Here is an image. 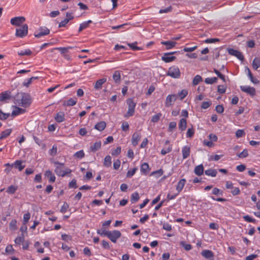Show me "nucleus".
I'll return each mask as SVG.
<instances>
[{
    "mask_svg": "<svg viewBox=\"0 0 260 260\" xmlns=\"http://www.w3.org/2000/svg\"><path fill=\"white\" fill-rule=\"evenodd\" d=\"M14 100L16 104L24 108L29 107L31 103L30 96L24 92L17 93L14 97Z\"/></svg>",
    "mask_w": 260,
    "mask_h": 260,
    "instance_id": "1",
    "label": "nucleus"
},
{
    "mask_svg": "<svg viewBox=\"0 0 260 260\" xmlns=\"http://www.w3.org/2000/svg\"><path fill=\"white\" fill-rule=\"evenodd\" d=\"M53 162L54 165H56L54 172L57 176L64 177L72 172V170L69 168H66L65 170H63V163H60L56 161H54Z\"/></svg>",
    "mask_w": 260,
    "mask_h": 260,
    "instance_id": "2",
    "label": "nucleus"
},
{
    "mask_svg": "<svg viewBox=\"0 0 260 260\" xmlns=\"http://www.w3.org/2000/svg\"><path fill=\"white\" fill-rule=\"evenodd\" d=\"M166 75L173 78L178 79L180 77L181 73L179 69L174 66L169 69Z\"/></svg>",
    "mask_w": 260,
    "mask_h": 260,
    "instance_id": "3",
    "label": "nucleus"
},
{
    "mask_svg": "<svg viewBox=\"0 0 260 260\" xmlns=\"http://www.w3.org/2000/svg\"><path fill=\"white\" fill-rule=\"evenodd\" d=\"M28 34V25L23 24L21 27L16 28L15 36L17 37L23 38Z\"/></svg>",
    "mask_w": 260,
    "mask_h": 260,
    "instance_id": "4",
    "label": "nucleus"
},
{
    "mask_svg": "<svg viewBox=\"0 0 260 260\" xmlns=\"http://www.w3.org/2000/svg\"><path fill=\"white\" fill-rule=\"evenodd\" d=\"M127 104L128 105V111L124 116L126 117H129L133 116L135 113L136 103L133 100L128 99L127 100Z\"/></svg>",
    "mask_w": 260,
    "mask_h": 260,
    "instance_id": "5",
    "label": "nucleus"
},
{
    "mask_svg": "<svg viewBox=\"0 0 260 260\" xmlns=\"http://www.w3.org/2000/svg\"><path fill=\"white\" fill-rule=\"evenodd\" d=\"M121 233L118 230L110 231L108 238L113 243H116L117 240L121 237Z\"/></svg>",
    "mask_w": 260,
    "mask_h": 260,
    "instance_id": "6",
    "label": "nucleus"
},
{
    "mask_svg": "<svg viewBox=\"0 0 260 260\" xmlns=\"http://www.w3.org/2000/svg\"><path fill=\"white\" fill-rule=\"evenodd\" d=\"M50 33V30L46 27H41L38 31H35L34 36L36 38H40Z\"/></svg>",
    "mask_w": 260,
    "mask_h": 260,
    "instance_id": "7",
    "label": "nucleus"
},
{
    "mask_svg": "<svg viewBox=\"0 0 260 260\" xmlns=\"http://www.w3.org/2000/svg\"><path fill=\"white\" fill-rule=\"evenodd\" d=\"M25 21V17L23 16H19L12 18L10 20V22L13 25L19 26L23 24Z\"/></svg>",
    "mask_w": 260,
    "mask_h": 260,
    "instance_id": "8",
    "label": "nucleus"
},
{
    "mask_svg": "<svg viewBox=\"0 0 260 260\" xmlns=\"http://www.w3.org/2000/svg\"><path fill=\"white\" fill-rule=\"evenodd\" d=\"M240 89L242 91L247 93L251 96H254L256 94L255 89L253 87L249 86H241Z\"/></svg>",
    "mask_w": 260,
    "mask_h": 260,
    "instance_id": "9",
    "label": "nucleus"
},
{
    "mask_svg": "<svg viewBox=\"0 0 260 260\" xmlns=\"http://www.w3.org/2000/svg\"><path fill=\"white\" fill-rule=\"evenodd\" d=\"M228 52L230 55L236 56L239 60L241 61L244 60L243 55L241 52L233 48H228Z\"/></svg>",
    "mask_w": 260,
    "mask_h": 260,
    "instance_id": "10",
    "label": "nucleus"
},
{
    "mask_svg": "<svg viewBox=\"0 0 260 260\" xmlns=\"http://www.w3.org/2000/svg\"><path fill=\"white\" fill-rule=\"evenodd\" d=\"M201 255L208 260H214L213 252L209 250H203L201 252Z\"/></svg>",
    "mask_w": 260,
    "mask_h": 260,
    "instance_id": "11",
    "label": "nucleus"
},
{
    "mask_svg": "<svg viewBox=\"0 0 260 260\" xmlns=\"http://www.w3.org/2000/svg\"><path fill=\"white\" fill-rule=\"evenodd\" d=\"M177 95L176 94H170L166 98V106L170 107L172 105V103L174 102L177 99Z\"/></svg>",
    "mask_w": 260,
    "mask_h": 260,
    "instance_id": "12",
    "label": "nucleus"
},
{
    "mask_svg": "<svg viewBox=\"0 0 260 260\" xmlns=\"http://www.w3.org/2000/svg\"><path fill=\"white\" fill-rule=\"evenodd\" d=\"M141 138V134L140 133L135 132L132 136V143L134 146H136Z\"/></svg>",
    "mask_w": 260,
    "mask_h": 260,
    "instance_id": "13",
    "label": "nucleus"
},
{
    "mask_svg": "<svg viewBox=\"0 0 260 260\" xmlns=\"http://www.w3.org/2000/svg\"><path fill=\"white\" fill-rule=\"evenodd\" d=\"M162 45L166 46V50H169L174 48L176 45L177 43L174 41H161L160 43Z\"/></svg>",
    "mask_w": 260,
    "mask_h": 260,
    "instance_id": "14",
    "label": "nucleus"
},
{
    "mask_svg": "<svg viewBox=\"0 0 260 260\" xmlns=\"http://www.w3.org/2000/svg\"><path fill=\"white\" fill-rule=\"evenodd\" d=\"M22 162L21 160H17L14 164H11V168L14 167L16 169H18L19 171H21L25 168V165H23Z\"/></svg>",
    "mask_w": 260,
    "mask_h": 260,
    "instance_id": "15",
    "label": "nucleus"
},
{
    "mask_svg": "<svg viewBox=\"0 0 260 260\" xmlns=\"http://www.w3.org/2000/svg\"><path fill=\"white\" fill-rule=\"evenodd\" d=\"M186 182V181L185 179H182L178 182L176 187L177 193H179L182 191Z\"/></svg>",
    "mask_w": 260,
    "mask_h": 260,
    "instance_id": "16",
    "label": "nucleus"
},
{
    "mask_svg": "<svg viewBox=\"0 0 260 260\" xmlns=\"http://www.w3.org/2000/svg\"><path fill=\"white\" fill-rule=\"evenodd\" d=\"M25 110L19 107H15V109L12 111L11 116L12 117L16 116L19 114H23L25 112Z\"/></svg>",
    "mask_w": 260,
    "mask_h": 260,
    "instance_id": "17",
    "label": "nucleus"
},
{
    "mask_svg": "<svg viewBox=\"0 0 260 260\" xmlns=\"http://www.w3.org/2000/svg\"><path fill=\"white\" fill-rule=\"evenodd\" d=\"M176 59V57L174 56L170 55H166V53H164V55L161 57V60L165 62H170Z\"/></svg>",
    "mask_w": 260,
    "mask_h": 260,
    "instance_id": "18",
    "label": "nucleus"
},
{
    "mask_svg": "<svg viewBox=\"0 0 260 260\" xmlns=\"http://www.w3.org/2000/svg\"><path fill=\"white\" fill-rule=\"evenodd\" d=\"M182 156L183 159L187 158L190 155V149L188 146H185L182 149Z\"/></svg>",
    "mask_w": 260,
    "mask_h": 260,
    "instance_id": "19",
    "label": "nucleus"
},
{
    "mask_svg": "<svg viewBox=\"0 0 260 260\" xmlns=\"http://www.w3.org/2000/svg\"><path fill=\"white\" fill-rule=\"evenodd\" d=\"M140 170L142 174L146 175L150 171L149 166L148 163L144 162L142 164Z\"/></svg>",
    "mask_w": 260,
    "mask_h": 260,
    "instance_id": "20",
    "label": "nucleus"
},
{
    "mask_svg": "<svg viewBox=\"0 0 260 260\" xmlns=\"http://www.w3.org/2000/svg\"><path fill=\"white\" fill-rule=\"evenodd\" d=\"M107 81L106 78H102L97 80L94 85V88L96 90L100 89L104 83Z\"/></svg>",
    "mask_w": 260,
    "mask_h": 260,
    "instance_id": "21",
    "label": "nucleus"
},
{
    "mask_svg": "<svg viewBox=\"0 0 260 260\" xmlns=\"http://www.w3.org/2000/svg\"><path fill=\"white\" fill-rule=\"evenodd\" d=\"M195 174L198 176H201L204 173V167L203 165H200L196 166L194 170Z\"/></svg>",
    "mask_w": 260,
    "mask_h": 260,
    "instance_id": "22",
    "label": "nucleus"
},
{
    "mask_svg": "<svg viewBox=\"0 0 260 260\" xmlns=\"http://www.w3.org/2000/svg\"><path fill=\"white\" fill-rule=\"evenodd\" d=\"M10 92L8 91L3 92L0 94V102H3L6 100L10 99Z\"/></svg>",
    "mask_w": 260,
    "mask_h": 260,
    "instance_id": "23",
    "label": "nucleus"
},
{
    "mask_svg": "<svg viewBox=\"0 0 260 260\" xmlns=\"http://www.w3.org/2000/svg\"><path fill=\"white\" fill-rule=\"evenodd\" d=\"M106 126V123L105 121H102L98 122L94 126V128L96 129L99 131H103Z\"/></svg>",
    "mask_w": 260,
    "mask_h": 260,
    "instance_id": "24",
    "label": "nucleus"
},
{
    "mask_svg": "<svg viewBox=\"0 0 260 260\" xmlns=\"http://www.w3.org/2000/svg\"><path fill=\"white\" fill-rule=\"evenodd\" d=\"M101 147V142L100 141L96 142L93 145L90 146V149L91 151L95 152Z\"/></svg>",
    "mask_w": 260,
    "mask_h": 260,
    "instance_id": "25",
    "label": "nucleus"
},
{
    "mask_svg": "<svg viewBox=\"0 0 260 260\" xmlns=\"http://www.w3.org/2000/svg\"><path fill=\"white\" fill-rule=\"evenodd\" d=\"M45 176L49 178V181L51 183H53L55 181V176L49 170L46 171Z\"/></svg>",
    "mask_w": 260,
    "mask_h": 260,
    "instance_id": "26",
    "label": "nucleus"
},
{
    "mask_svg": "<svg viewBox=\"0 0 260 260\" xmlns=\"http://www.w3.org/2000/svg\"><path fill=\"white\" fill-rule=\"evenodd\" d=\"M55 119L57 122H61L64 120V114L63 112H58L55 117Z\"/></svg>",
    "mask_w": 260,
    "mask_h": 260,
    "instance_id": "27",
    "label": "nucleus"
},
{
    "mask_svg": "<svg viewBox=\"0 0 260 260\" xmlns=\"http://www.w3.org/2000/svg\"><path fill=\"white\" fill-rule=\"evenodd\" d=\"M186 120L184 118H182L180 119L179 123V128L181 131H183L185 130L186 128Z\"/></svg>",
    "mask_w": 260,
    "mask_h": 260,
    "instance_id": "28",
    "label": "nucleus"
},
{
    "mask_svg": "<svg viewBox=\"0 0 260 260\" xmlns=\"http://www.w3.org/2000/svg\"><path fill=\"white\" fill-rule=\"evenodd\" d=\"M91 23H92L91 20H88L87 21H85V22L81 23L80 25V27H79L78 31L81 32L83 29L87 28L89 26V24Z\"/></svg>",
    "mask_w": 260,
    "mask_h": 260,
    "instance_id": "29",
    "label": "nucleus"
},
{
    "mask_svg": "<svg viewBox=\"0 0 260 260\" xmlns=\"http://www.w3.org/2000/svg\"><path fill=\"white\" fill-rule=\"evenodd\" d=\"M113 79L116 83H119L121 79L120 71H116L113 75Z\"/></svg>",
    "mask_w": 260,
    "mask_h": 260,
    "instance_id": "30",
    "label": "nucleus"
},
{
    "mask_svg": "<svg viewBox=\"0 0 260 260\" xmlns=\"http://www.w3.org/2000/svg\"><path fill=\"white\" fill-rule=\"evenodd\" d=\"M139 199L140 197L138 192H135L133 193L131 195V201L133 204L139 201Z\"/></svg>",
    "mask_w": 260,
    "mask_h": 260,
    "instance_id": "31",
    "label": "nucleus"
},
{
    "mask_svg": "<svg viewBox=\"0 0 260 260\" xmlns=\"http://www.w3.org/2000/svg\"><path fill=\"white\" fill-rule=\"evenodd\" d=\"M18 187L17 186L11 185L8 187V188L6 190V192L9 194H14L16 191L17 190Z\"/></svg>",
    "mask_w": 260,
    "mask_h": 260,
    "instance_id": "32",
    "label": "nucleus"
},
{
    "mask_svg": "<svg viewBox=\"0 0 260 260\" xmlns=\"http://www.w3.org/2000/svg\"><path fill=\"white\" fill-rule=\"evenodd\" d=\"M253 68L257 70L260 67V58L255 57L252 61Z\"/></svg>",
    "mask_w": 260,
    "mask_h": 260,
    "instance_id": "33",
    "label": "nucleus"
},
{
    "mask_svg": "<svg viewBox=\"0 0 260 260\" xmlns=\"http://www.w3.org/2000/svg\"><path fill=\"white\" fill-rule=\"evenodd\" d=\"M73 47L69 46L67 47L55 48L54 49L59 50L61 54H65L68 53L70 49H73Z\"/></svg>",
    "mask_w": 260,
    "mask_h": 260,
    "instance_id": "34",
    "label": "nucleus"
},
{
    "mask_svg": "<svg viewBox=\"0 0 260 260\" xmlns=\"http://www.w3.org/2000/svg\"><path fill=\"white\" fill-rule=\"evenodd\" d=\"M109 232L110 231H107L104 229V228H102L101 229L97 230V233L103 237H108Z\"/></svg>",
    "mask_w": 260,
    "mask_h": 260,
    "instance_id": "35",
    "label": "nucleus"
},
{
    "mask_svg": "<svg viewBox=\"0 0 260 260\" xmlns=\"http://www.w3.org/2000/svg\"><path fill=\"white\" fill-rule=\"evenodd\" d=\"M205 173L207 176L214 177L216 176L217 173L216 170L210 169L206 170Z\"/></svg>",
    "mask_w": 260,
    "mask_h": 260,
    "instance_id": "36",
    "label": "nucleus"
},
{
    "mask_svg": "<svg viewBox=\"0 0 260 260\" xmlns=\"http://www.w3.org/2000/svg\"><path fill=\"white\" fill-rule=\"evenodd\" d=\"M12 131L11 129H7L0 134V139H4L9 136Z\"/></svg>",
    "mask_w": 260,
    "mask_h": 260,
    "instance_id": "37",
    "label": "nucleus"
},
{
    "mask_svg": "<svg viewBox=\"0 0 260 260\" xmlns=\"http://www.w3.org/2000/svg\"><path fill=\"white\" fill-rule=\"evenodd\" d=\"M76 103L77 100L76 99L70 98L64 103V105L66 106H73L76 105Z\"/></svg>",
    "mask_w": 260,
    "mask_h": 260,
    "instance_id": "38",
    "label": "nucleus"
},
{
    "mask_svg": "<svg viewBox=\"0 0 260 260\" xmlns=\"http://www.w3.org/2000/svg\"><path fill=\"white\" fill-rule=\"evenodd\" d=\"M112 164L111 157L110 155H107L104 158V165L107 167L111 166Z\"/></svg>",
    "mask_w": 260,
    "mask_h": 260,
    "instance_id": "39",
    "label": "nucleus"
},
{
    "mask_svg": "<svg viewBox=\"0 0 260 260\" xmlns=\"http://www.w3.org/2000/svg\"><path fill=\"white\" fill-rule=\"evenodd\" d=\"M32 54L31 51L29 49H27L25 50H21L19 52H18V54L20 56H23V55H30Z\"/></svg>",
    "mask_w": 260,
    "mask_h": 260,
    "instance_id": "40",
    "label": "nucleus"
},
{
    "mask_svg": "<svg viewBox=\"0 0 260 260\" xmlns=\"http://www.w3.org/2000/svg\"><path fill=\"white\" fill-rule=\"evenodd\" d=\"M202 81V78L200 75H196L192 81V85H198L201 81Z\"/></svg>",
    "mask_w": 260,
    "mask_h": 260,
    "instance_id": "41",
    "label": "nucleus"
},
{
    "mask_svg": "<svg viewBox=\"0 0 260 260\" xmlns=\"http://www.w3.org/2000/svg\"><path fill=\"white\" fill-rule=\"evenodd\" d=\"M217 80V78L216 77L207 78L205 80V82L208 84H212L216 82Z\"/></svg>",
    "mask_w": 260,
    "mask_h": 260,
    "instance_id": "42",
    "label": "nucleus"
},
{
    "mask_svg": "<svg viewBox=\"0 0 260 260\" xmlns=\"http://www.w3.org/2000/svg\"><path fill=\"white\" fill-rule=\"evenodd\" d=\"M161 116L162 114L160 113H158L153 115L151 118V122L153 123L157 122L160 119V118L161 117Z\"/></svg>",
    "mask_w": 260,
    "mask_h": 260,
    "instance_id": "43",
    "label": "nucleus"
},
{
    "mask_svg": "<svg viewBox=\"0 0 260 260\" xmlns=\"http://www.w3.org/2000/svg\"><path fill=\"white\" fill-rule=\"evenodd\" d=\"M38 77H32L30 78H28L25 80V81L23 83V85L24 86L28 87L32 82L33 80L37 79Z\"/></svg>",
    "mask_w": 260,
    "mask_h": 260,
    "instance_id": "44",
    "label": "nucleus"
},
{
    "mask_svg": "<svg viewBox=\"0 0 260 260\" xmlns=\"http://www.w3.org/2000/svg\"><path fill=\"white\" fill-rule=\"evenodd\" d=\"M24 242V238L23 234H22L21 236L18 237L15 239V243L17 245H20L21 243H23Z\"/></svg>",
    "mask_w": 260,
    "mask_h": 260,
    "instance_id": "45",
    "label": "nucleus"
},
{
    "mask_svg": "<svg viewBox=\"0 0 260 260\" xmlns=\"http://www.w3.org/2000/svg\"><path fill=\"white\" fill-rule=\"evenodd\" d=\"M9 227L11 230H15L17 229V221L16 219H13L11 221Z\"/></svg>",
    "mask_w": 260,
    "mask_h": 260,
    "instance_id": "46",
    "label": "nucleus"
},
{
    "mask_svg": "<svg viewBox=\"0 0 260 260\" xmlns=\"http://www.w3.org/2000/svg\"><path fill=\"white\" fill-rule=\"evenodd\" d=\"M187 94L188 91L186 90L183 89L179 92L178 94L177 95L179 96L180 97V99L182 100L187 95Z\"/></svg>",
    "mask_w": 260,
    "mask_h": 260,
    "instance_id": "47",
    "label": "nucleus"
},
{
    "mask_svg": "<svg viewBox=\"0 0 260 260\" xmlns=\"http://www.w3.org/2000/svg\"><path fill=\"white\" fill-rule=\"evenodd\" d=\"M214 72L217 75V76L221 79L223 82H225V76L222 75L218 70L216 69H214Z\"/></svg>",
    "mask_w": 260,
    "mask_h": 260,
    "instance_id": "48",
    "label": "nucleus"
},
{
    "mask_svg": "<svg viewBox=\"0 0 260 260\" xmlns=\"http://www.w3.org/2000/svg\"><path fill=\"white\" fill-rule=\"evenodd\" d=\"M74 156L78 158H82L84 156V152L83 150H81L76 152L74 154Z\"/></svg>",
    "mask_w": 260,
    "mask_h": 260,
    "instance_id": "49",
    "label": "nucleus"
},
{
    "mask_svg": "<svg viewBox=\"0 0 260 260\" xmlns=\"http://www.w3.org/2000/svg\"><path fill=\"white\" fill-rule=\"evenodd\" d=\"M137 44V42H135L134 43H128V46L134 50H142V48L139 47H137L136 45Z\"/></svg>",
    "mask_w": 260,
    "mask_h": 260,
    "instance_id": "50",
    "label": "nucleus"
},
{
    "mask_svg": "<svg viewBox=\"0 0 260 260\" xmlns=\"http://www.w3.org/2000/svg\"><path fill=\"white\" fill-rule=\"evenodd\" d=\"M10 114V113H5L2 112V111L0 109V119L4 120L7 119Z\"/></svg>",
    "mask_w": 260,
    "mask_h": 260,
    "instance_id": "51",
    "label": "nucleus"
},
{
    "mask_svg": "<svg viewBox=\"0 0 260 260\" xmlns=\"http://www.w3.org/2000/svg\"><path fill=\"white\" fill-rule=\"evenodd\" d=\"M164 171L162 169L154 171L151 173V175H155L156 177H159L163 174Z\"/></svg>",
    "mask_w": 260,
    "mask_h": 260,
    "instance_id": "52",
    "label": "nucleus"
},
{
    "mask_svg": "<svg viewBox=\"0 0 260 260\" xmlns=\"http://www.w3.org/2000/svg\"><path fill=\"white\" fill-rule=\"evenodd\" d=\"M245 135V133L243 129H238L236 132V136L237 138H241Z\"/></svg>",
    "mask_w": 260,
    "mask_h": 260,
    "instance_id": "53",
    "label": "nucleus"
},
{
    "mask_svg": "<svg viewBox=\"0 0 260 260\" xmlns=\"http://www.w3.org/2000/svg\"><path fill=\"white\" fill-rule=\"evenodd\" d=\"M121 152V147H117L115 149L113 150L111 154L113 156H118Z\"/></svg>",
    "mask_w": 260,
    "mask_h": 260,
    "instance_id": "54",
    "label": "nucleus"
},
{
    "mask_svg": "<svg viewBox=\"0 0 260 260\" xmlns=\"http://www.w3.org/2000/svg\"><path fill=\"white\" fill-rule=\"evenodd\" d=\"M30 214L29 212H27V213L23 215V223L24 224H26L28 220L30 219Z\"/></svg>",
    "mask_w": 260,
    "mask_h": 260,
    "instance_id": "55",
    "label": "nucleus"
},
{
    "mask_svg": "<svg viewBox=\"0 0 260 260\" xmlns=\"http://www.w3.org/2000/svg\"><path fill=\"white\" fill-rule=\"evenodd\" d=\"M180 245L186 250H190L192 249V246L189 244H186L184 242H181Z\"/></svg>",
    "mask_w": 260,
    "mask_h": 260,
    "instance_id": "56",
    "label": "nucleus"
},
{
    "mask_svg": "<svg viewBox=\"0 0 260 260\" xmlns=\"http://www.w3.org/2000/svg\"><path fill=\"white\" fill-rule=\"evenodd\" d=\"M137 169L136 168H134L132 170H128L127 172L126 177L128 178H130L132 177L136 173Z\"/></svg>",
    "mask_w": 260,
    "mask_h": 260,
    "instance_id": "57",
    "label": "nucleus"
},
{
    "mask_svg": "<svg viewBox=\"0 0 260 260\" xmlns=\"http://www.w3.org/2000/svg\"><path fill=\"white\" fill-rule=\"evenodd\" d=\"M248 155V151L247 149H244L242 152L238 154V156L240 158H245Z\"/></svg>",
    "mask_w": 260,
    "mask_h": 260,
    "instance_id": "58",
    "label": "nucleus"
},
{
    "mask_svg": "<svg viewBox=\"0 0 260 260\" xmlns=\"http://www.w3.org/2000/svg\"><path fill=\"white\" fill-rule=\"evenodd\" d=\"M194 133V131L193 128H188L186 133V137L191 138Z\"/></svg>",
    "mask_w": 260,
    "mask_h": 260,
    "instance_id": "59",
    "label": "nucleus"
},
{
    "mask_svg": "<svg viewBox=\"0 0 260 260\" xmlns=\"http://www.w3.org/2000/svg\"><path fill=\"white\" fill-rule=\"evenodd\" d=\"M172 150V147L169 146L167 148H164L161 151V154L162 155H165L168 153H169Z\"/></svg>",
    "mask_w": 260,
    "mask_h": 260,
    "instance_id": "60",
    "label": "nucleus"
},
{
    "mask_svg": "<svg viewBox=\"0 0 260 260\" xmlns=\"http://www.w3.org/2000/svg\"><path fill=\"white\" fill-rule=\"evenodd\" d=\"M226 91V87L224 85H218L217 91L220 93H224Z\"/></svg>",
    "mask_w": 260,
    "mask_h": 260,
    "instance_id": "61",
    "label": "nucleus"
},
{
    "mask_svg": "<svg viewBox=\"0 0 260 260\" xmlns=\"http://www.w3.org/2000/svg\"><path fill=\"white\" fill-rule=\"evenodd\" d=\"M57 148L56 145H53L52 149L50 150V154L52 156H55L57 154Z\"/></svg>",
    "mask_w": 260,
    "mask_h": 260,
    "instance_id": "62",
    "label": "nucleus"
},
{
    "mask_svg": "<svg viewBox=\"0 0 260 260\" xmlns=\"http://www.w3.org/2000/svg\"><path fill=\"white\" fill-rule=\"evenodd\" d=\"M69 208V205L66 202H64L61 207L60 212L63 213H65Z\"/></svg>",
    "mask_w": 260,
    "mask_h": 260,
    "instance_id": "63",
    "label": "nucleus"
},
{
    "mask_svg": "<svg viewBox=\"0 0 260 260\" xmlns=\"http://www.w3.org/2000/svg\"><path fill=\"white\" fill-rule=\"evenodd\" d=\"M120 164L121 162L119 159H116L115 160L113 164L114 169L117 170L120 167Z\"/></svg>",
    "mask_w": 260,
    "mask_h": 260,
    "instance_id": "64",
    "label": "nucleus"
}]
</instances>
